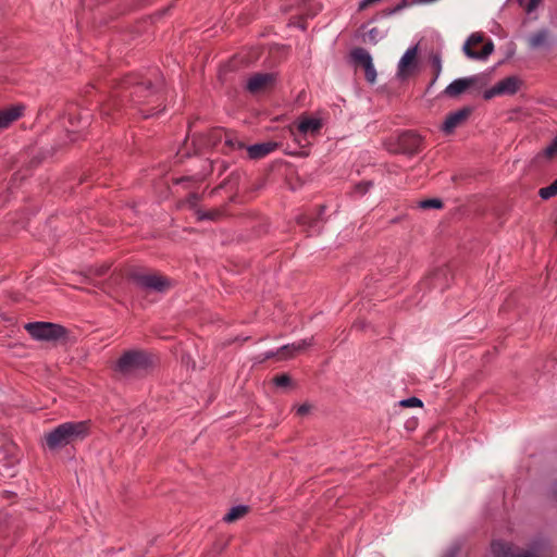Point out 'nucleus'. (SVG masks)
Instances as JSON below:
<instances>
[{
	"mask_svg": "<svg viewBox=\"0 0 557 557\" xmlns=\"http://www.w3.org/2000/svg\"><path fill=\"white\" fill-rule=\"evenodd\" d=\"M447 274V269H438L432 273V275L428 278L426 282L430 281V285L432 288H440L441 290L444 288L442 284L438 283L440 280L444 278Z\"/></svg>",
	"mask_w": 557,
	"mask_h": 557,
	"instance_id": "obj_22",
	"label": "nucleus"
},
{
	"mask_svg": "<svg viewBox=\"0 0 557 557\" xmlns=\"http://www.w3.org/2000/svg\"><path fill=\"white\" fill-rule=\"evenodd\" d=\"M422 139L413 132H405L398 137V151L407 154L419 152Z\"/></svg>",
	"mask_w": 557,
	"mask_h": 557,
	"instance_id": "obj_15",
	"label": "nucleus"
},
{
	"mask_svg": "<svg viewBox=\"0 0 557 557\" xmlns=\"http://www.w3.org/2000/svg\"><path fill=\"white\" fill-rule=\"evenodd\" d=\"M143 112L145 113V116H152V115L159 114L160 111L152 112L150 110H146V111H143Z\"/></svg>",
	"mask_w": 557,
	"mask_h": 557,
	"instance_id": "obj_38",
	"label": "nucleus"
},
{
	"mask_svg": "<svg viewBox=\"0 0 557 557\" xmlns=\"http://www.w3.org/2000/svg\"><path fill=\"white\" fill-rule=\"evenodd\" d=\"M304 345L311 346V345H319V343L318 342H314V343H306V342H304Z\"/></svg>",
	"mask_w": 557,
	"mask_h": 557,
	"instance_id": "obj_40",
	"label": "nucleus"
},
{
	"mask_svg": "<svg viewBox=\"0 0 557 557\" xmlns=\"http://www.w3.org/2000/svg\"><path fill=\"white\" fill-rule=\"evenodd\" d=\"M542 156L550 160L557 156V136L553 141L543 150Z\"/></svg>",
	"mask_w": 557,
	"mask_h": 557,
	"instance_id": "obj_26",
	"label": "nucleus"
},
{
	"mask_svg": "<svg viewBox=\"0 0 557 557\" xmlns=\"http://www.w3.org/2000/svg\"><path fill=\"white\" fill-rule=\"evenodd\" d=\"M278 348H283V349H286V348H302V346L300 344L296 345V344H283L281 345Z\"/></svg>",
	"mask_w": 557,
	"mask_h": 557,
	"instance_id": "obj_36",
	"label": "nucleus"
},
{
	"mask_svg": "<svg viewBox=\"0 0 557 557\" xmlns=\"http://www.w3.org/2000/svg\"><path fill=\"white\" fill-rule=\"evenodd\" d=\"M156 366V358L147 350H124L121 357L111 364L119 377L131 379L141 376Z\"/></svg>",
	"mask_w": 557,
	"mask_h": 557,
	"instance_id": "obj_1",
	"label": "nucleus"
},
{
	"mask_svg": "<svg viewBox=\"0 0 557 557\" xmlns=\"http://www.w3.org/2000/svg\"><path fill=\"white\" fill-rule=\"evenodd\" d=\"M275 82L273 73H256L248 78L246 88L250 94L257 95L273 88Z\"/></svg>",
	"mask_w": 557,
	"mask_h": 557,
	"instance_id": "obj_10",
	"label": "nucleus"
},
{
	"mask_svg": "<svg viewBox=\"0 0 557 557\" xmlns=\"http://www.w3.org/2000/svg\"><path fill=\"white\" fill-rule=\"evenodd\" d=\"M351 58L356 66L361 67L364 71L366 79L374 84L376 81V71L372 62L371 54L363 48H356L351 52Z\"/></svg>",
	"mask_w": 557,
	"mask_h": 557,
	"instance_id": "obj_9",
	"label": "nucleus"
},
{
	"mask_svg": "<svg viewBox=\"0 0 557 557\" xmlns=\"http://www.w3.org/2000/svg\"><path fill=\"white\" fill-rule=\"evenodd\" d=\"M123 87L134 88V92H132V95H135L137 98L135 101L138 103L141 102V98H146L156 92V88L153 87L150 78H139L137 75L127 76L123 82Z\"/></svg>",
	"mask_w": 557,
	"mask_h": 557,
	"instance_id": "obj_7",
	"label": "nucleus"
},
{
	"mask_svg": "<svg viewBox=\"0 0 557 557\" xmlns=\"http://www.w3.org/2000/svg\"><path fill=\"white\" fill-rule=\"evenodd\" d=\"M370 186H371V183L368 182V183H366L363 185L358 186V188H360L361 193L363 194V193H366L369 189Z\"/></svg>",
	"mask_w": 557,
	"mask_h": 557,
	"instance_id": "obj_37",
	"label": "nucleus"
},
{
	"mask_svg": "<svg viewBox=\"0 0 557 557\" xmlns=\"http://www.w3.org/2000/svg\"><path fill=\"white\" fill-rule=\"evenodd\" d=\"M272 383L277 387H287L292 385V377L286 374H278L272 379Z\"/></svg>",
	"mask_w": 557,
	"mask_h": 557,
	"instance_id": "obj_24",
	"label": "nucleus"
},
{
	"mask_svg": "<svg viewBox=\"0 0 557 557\" xmlns=\"http://www.w3.org/2000/svg\"><path fill=\"white\" fill-rule=\"evenodd\" d=\"M223 138H224V147H223L224 152L244 148V144L240 140H238L232 133L225 132L223 129H213L209 134V141H210V145H212V146H215L216 143L221 141Z\"/></svg>",
	"mask_w": 557,
	"mask_h": 557,
	"instance_id": "obj_14",
	"label": "nucleus"
},
{
	"mask_svg": "<svg viewBox=\"0 0 557 557\" xmlns=\"http://www.w3.org/2000/svg\"><path fill=\"white\" fill-rule=\"evenodd\" d=\"M539 195L545 200L557 195V178L550 185L541 188L539 190Z\"/></svg>",
	"mask_w": 557,
	"mask_h": 557,
	"instance_id": "obj_23",
	"label": "nucleus"
},
{
	"mask_svg": "<svg viewBox=\"0 0 557 557\" xmlns=\"http://www.w3.org/2000/svg\"><path fill=\"white\" fill-rule=\"evenodd\" d=\"M521 85V81L516 76H509L498 82L494 87L484 91V99L490 100L499 95H513Z\"/></svg>",
	"mask_w": 557,
	"mask_h": 557,
	"instance_id": "obj_11",
	"label": "nucleus"
},
{
	"mask_svg": "<svg viewBox=\"0 0 557 557\" xmlns=\"http://www.w3.org/2000/svg\"><path fill=\"white\" fill-rule=\"evenodd\" d=\"M134 278L141 287L160 293H164L171 287L170 280L158 272L137 273Z\"/></svg>",
	"mask_w": 557,
	"mask_h": 557,
	"instance_id": "obj_6",
	"label": "nucleus"
},
{
	"mask_svg": "<svg viewBox=\"0 0 557 557\" xmlns=\"http://www.w3.org/2000/svg\"><path fill=\"white\" fill-rule=\"evenodd\" d=\"M472 110L470 108H462L455 112L449 113L443 124L442 129L446 134L453 133L457 127L461 126L470 116Z\"/></svg>",
	"mask_w": 557,
	"mask_h": 557,
	"instance_id": "obj_16",
	"label": "nucleus"
},
{
	"mask_svg": "<svg viewBox=\"0 0 557 557\" xmlns=\"http://www.w3.org/2000/svg\"><path fill=\"white\" fill-rule=\"evenodd\" d=\"M420 206L423 209H431V208L440 209L443 207V202L440 199H426V200L421 201Z\"/></svg>",
	"mask_w": 557,
	"mask_h": 557,
	"instance_id": "obj_28",
	"label": "nucleus"
},
{
	"mask_svg": "<svg viewBox=\"0 0 557 557\" xmlns=\"http://www.w3.org/2000/svg\"><path fill=\"white\" fill-rule=\"evenodd\" d=\"M249 512V506L237 505L230 509V511L223 517V521L226 523H233L244 518Z\"/></svg>",
	"mask_w": 557,
	"mask_h": 557,
	"instance_id": "obj_20",
	"label": "nucleus"
},
{
	"mask_svg": "<svg viewBox=\"0 0 557 557\" xmlns=\"http://www.w3.org/2000/svg\"><path fill=\"white\" fill-rule=\"evenodd\" d=\"M460 552V547L458 545H454L449 547L442 557H457Z\"/></svg>",
	"mask_w": 557,
	"mask_h": 557,
	"instance_id": "obj_32",
	"label": "nucleus"
},
{
	"mask_svg": "<svg viewBox=\"0 0 557 557\" xmlns=\"http://www.w3.org/2000/svg\"><path fill=\"white\" fill-rule=\"evenodd\" d=\"M418 66V46H414L409 48L399 60L397 76L400 79H406L417 72Z\"/></svg>",
	"mask_w": 557,
	"mask_h": 557,
	"instance_id": "obj_8",
	"label": "nucleus"
},
{
	"mask_svg": "<svg viewBox=\"0 0 557 557\" xmlns=\"http://www.w3.org/2000/svg\"><path fill=\"white\" fill-rule=\"evenodd\" d=\"M555 38L548 28H540L527 37L528 48L531 50L549 49Z\"/></svg>",
	"mask_w": 557,
	"mask_h": 557,
	"instance_id": "obj_12",
	"label": "nucleus"
},
{
	"mask_svg": "<svg viewBox=\"0 0 557 557\" xmlns=\"http://www.w3.org/2000/svg\"><path fill=\"white\" fill-rule=\"evenodd\" d=\"M108 271V267H101L99 269L96 270V275L97 276H102L106 274V272Z\"/></svg>",
	"mask_w": 557,
	"mask_h": 557,
	"instance_id": "obj_35",
	"label": "nucleus"
},
{
	"mask_svg": "<svg viewBox=\"0 0 557 557\" xmlns=\"http://www.w3.org/2000/svg\"><path fill=\"white\" fill-rule=\"evenodd\" d=\"M21 116V109L11 107L0 111V131L7 128L12 122Z\"/></svg>",
	"mask_w": 557,
	"mask_h": 557,
	"instance_id": "obj_19",
	"label": "nucleus"
},
{
	"mask_svg": "<svg viewBox=\"0 0 557 557\" xmlns=\"http://www.w3.org/2000/svg\"><path fill=\"white\" fill-rule=\"evenodd\" d=\"M490 78L487 74H478L470 77L458 78L450 83L444 90L449 97H457L465 92L470 87H476L479 89L487 85Z\"/></svg>",
	"mask_w": 557,
	"mask_h": 557,
	"instance_id": "obj_5",
	"label": "nucleus"
},
{
	"mask_svg": "<svg viewBox=\"0 0 557 557\" xmlns=\"http://www.w3.org/2000/svg\"><path fill=\"white\" fill-rule=\"evenodd\" d=\"M307 220H308V218H307V216H302V218L300 219V223L305 224V223H307Z\"/></svg>",
	"mask_w": 557,
	"mask_h": 557,
	"instance_id": "obj_41",
	"label": "nucleus"
},
{
	"mask_svg": "<svg viewBox=\"0 0 557 557\" xmlns=\"http://www.w3.org/2000/svg\"><path fill=\"white\" fill-rule=\"evenodd\" d=\"M555 494L557 495V488L555 490Z\"/></svg>",
	"mask_w": 557,
	"mask_h": 557,
	"instance_id": "obj_42",
	"label": "nucleus"
},
{
	"mask_svg": "<svg viewBox=\"0 0 557 557\" xmlns=\"http://www.w3.org/2000/svg\"><path fill=\"white\" fill-rule=\"evenodd\" d=\"M219 215L218 212H207V213H203L202 215H200L199 218L200 219H209V220H214L216 216Z\"/></svg>",
	"mask_w": 557,
	"mask_h": 557,
	"instance_id": "obj_34",
	"label": "nucleus"
},
{
	"mask_svg": "<svg viewBox=\"0 0 557 557\" xmlns=\"http://www.w3.org/2000/svg\"><path fill=\"white\" fill-rule=\"evenodd\" d=\"M181 360H182V363L185 364L187 369L195 370L197 367L195 359L188 352L183 354L181 357Z\"/></svg>",
	"mask_w": 557,
	"mask_h": 557,
	"instance_id": "obj_29",
	"label": "nucleus"
},
{
	"mask_svg": "<svg viewBox=\"0 0 557 557\" xmlns=\"http://www.w3.org/2000/svg\"><path fill=\"white\" fill-rule=\"evenodd\" d=\"M381 0H362L360 3H359V11H363L366 9H368L369 7L380 2Z\"/></svg>",
	"mask_w": 557,
	"mask_h": 557,
	"instance_id": "obj_33",
	"label": "nucleus"
},
{
	"mask_svg": "<svg viewBox=\"0 0 557 557\" xmlns=\"http://www.w3.org/2000/svg\"><path fill=\"white\" fill-rule=\"evenodd\" d=\"M462 51L471 60H486L494 51V44L483 33H473L465 41Z\"/></svg>",
	"mask_w": 557,
	"mask_h": 557,
	"instance_id": "obj_4",
	"label": "nucleus"
},
{
	"mask_svg": "<svg viewBox=\"0 0 557 557\" xmlns=\"http://www.w3.org/2000/svg\"><path fill=\"white\" fill-rule=\"evenodd\" d=\"M249 338L248 337H245L244 339L239 341L238 344L239 345H244L246 342H248Z\"/></svg>",
	"mask_w": 557,
	"mask_h": 557,
	"instance_id": "obj_39",
	"label": "nucleus"
},
{
	"mask_svg": "<svg viewBox=\"0 0 557 557\" xmlns=\"http://www.w3.org/2000/svg\"><path fill=\"white\" fill-rule=\"evenodd\" d=\"M297 350H269L264 354L261 361L274 359L275 361H286L296 357Z\"/></svg>",
	"mask_w": 557,
	"mask_h": 557,
	"instance_id": "obj_21",
	"label": "nucleus"
},
{
	"mask_svg": "<svg viewBox=\"0 0 557 557\" xmlns=\"http://www.w3.org/2000/svg\"><path fill=\"white\" fill-rule=\"evenodd\" d=\"M276 147H277V145L275 143H261V144H256V145L249 146L247 148V151H248L249 158L261 159V158L268 156L269 153H271L272 151H274L276 149Z\"/></svg>",
	"mask_w": 557,
	"mask_h": 557,
	"instance_id": "obj_18",
	"label": "nucleus"
},
{
	"mask_svg": "<svg viewBox=\"0 0 557 557\" xmlns=\"http://www.w3.org/2000/svg\"><path fill=\"white\" fill-rule=\"evenodd\" d=\"M403 407H422L423 403L418 397H409L400 401Z\"/></svg>",
	"mask_w": 557,
	"mask_h": 557,
	"instance_id": "obj_30",
	"label": "nucleus"
},
{
	"mask_svg": "<svg viewBox=\"0 0 557 557\" xmlns=\"http://www.w3.org/2000/svg\"><path fill=\"white\" fill-rule=\"evenodd\" d=\"M322 121L317 117L304 115L299 117L298 124H297V132L300 135H311L314 136L320 133L322 128Z\"/></svg>",
	"mask_w": 557,
	"mask_h": 557,
	"instance_id": "obj_17",
	"label": "nucleus"
},
{
	"mask_svg": "<svg viewBox=\"0 0 557 557\" xmlns=\"http://www.w3.org/2000/svg\"><path fill=\"white\" fill-rule=\"evenodd\" d=\"M527 13L533 12L543 0H516Z\"/></svg>",
	"mask_w": 557,
	"mask_h": 557,
	"instance_id": "obj_25",
	"label": "nucleus"
},
{
	"mask_svg": "<svg viewBox=\"0 0 557 557\" xmlns=\"http://www.w3.org/2000/svg\"><path fill=\"white\" fill-rule=\"evenodd\" d=\"M491 548L494 557H536L533 553L521 550L504 541L492 542Z\"/></svg>",
	"mask_w": 557,
	"mask_h": 557,
	"instance_id": "obj_13",
	"label": "nucleus"
},
{
	"mask_svg": "<svg viewBox=\"0 0 557 557\" xmlns=\"http://www.w3.org/2000/svg\"><path fill=\"white\" fill-rule=\"evenodd\" d=\"M310 410H311V405H309V404H301L300 406L297 407L296 413L299 417H304L307 413H309Z\"/></svg>",
	"mask_w": 557,
	"mask_h": 557,
	"instance_id": "obj_31",
	"label": "nucleus"
},
{
	"mask_svg": "<svg viewBox=\"0 0 557 557\" xmlns=\"http://www.w3.org/2000/svg\"><path fill=\"white\" fill-rule=\"evenodd\" d=\"M431 64L434 70V81L440 76L442 71V59L438 53H433L431 55Z\"/></svg>",
	"mask_w": 557,
	"mask_h": 557,
	"instance_id": "obj_27",
	"label": "nucleus"
},
{
	"mask_svg": "<svg viewBox=\"0 0 557 557\" xmlns=\"http://www.w3.org/2000/svg\"><path fill=\"white\" fill-rule=\"evenodd\" d=\"M25 330L33 338L53 345L72 346L77 339L73 331L51 322H30L25 325Z\"/></svg>",
	"mask_w": 557,
	"mask_h": 557,
	"instance_id": "obj_3",
	"label": "nucleus"
},
{
	"mask_svg": "<svg viewBox=\"0 0 557 557\" xmlns=\"http://www.w3.org/2000/svg\"><path fill=\"white\" fill-rule=\"evenodd\" d=\"M90 421H70L59 424L45 435L46 445L54 450L77 441H83L89 435Z\"/></svg>",
	"mask_w": 557,
	"mask_h": 557,
	"instance_id": "obj_2",
	"label": "nucleus"
}]
</instances>
